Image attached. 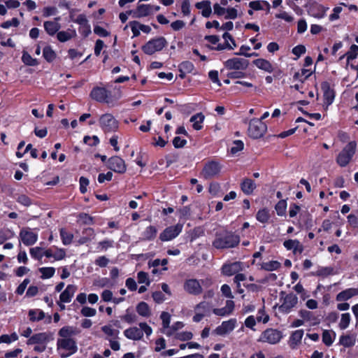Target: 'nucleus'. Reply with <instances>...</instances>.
Masks as SVG:
<instances>
[{"instance_id": "29", "label": "nucleus", "mask_w": 358, "mask_h": 358, "mask_svg": "<svg viewBox=\"0 0 358 358\" xmlns=\"http://www.w3.org/2000/svg\"><path fill=\"white\" fill-rule=\"evenodd\" d=\"M357 295L358 288L351 287L338 293L336 299L338 301H345Z\"/></svg>"}, {"instance_id": "57", "label": "nucleus", "mask_w": 358, "mask_h": 358, "mask_svg": "<svg viewBox=\"0 0 358 358\" xmlns=\"http://www.w3.org/2000/svg\"><path fill=\"white\" fill-rule=\"evenodd\" d=\"M18 339L17 334L14 332L10 335L3 334L0 336V344L1 343H7L10 344L14 341H16Z\"/></svg>"}, {"instance_id": "28", "label": "nucleus", "mask_w": 358, "mask_h": 358, "mask_svg": "<svg viewBox=\"0 0 358 358\" xmlns=\"http://www.w3.org/2000/svg\"><path fill=\"white\" fill-rule=\"evenodd\" d=\"M322 90L324 93V103L327 105H331L334 99V92L331 88L329 84L327 82H324L321 85Z\"/></svg>"}, {"instance_id": "2", "label": "nucleus", "mask_w": 358, "mask_h": 358, "mask_svg": "<svg viewBox=\"0 0 358 358\" xmlns=\"http://www.w3.org/2000/svg\"><path fill=\"white\" fill-rule=\"evenodd\" d=\"M240 243L239 236L231 231L217 234L213 242V246L218 250L235 248Z\"/></svg>"}, {"instance_id": "63", "label": "nucleus", "mask_w": 358, "mask_h": 358, "mask_svg": "<svg viewBox=\"0 0 358 358\" xmlns=\"http://www.w3.org/2000/svg\"><path fill=\"white\" fill-rule=\"evenodd\" d=\"M80 313L83 316L86 317H94L96 315V310L95 308L89 306H83L80 310Z\"/></svg>"}, {"instance_id": "45", "label": "nucleus", "mask_w": 358, "mask_h": 358, "mask_svg": "<svg viewBox=\"0 0 358 358\" xmlns=\"http://www.w3.org/2000/svg\"><path fill=\"white\" fill-rule=\"evenodd\" d=\"M249 6L252 10H261L266 8L268 10L270 9V4L266 1H254L249 3Z\"/></svg>"}, {"instance_id": "61", "label": "nucleus", "mask_w": 358, "mask_h": 358, "mask_svg": "<svg viewBox=\"0 0 358 358\" xmlns=\"http://www.w3.org/2000/svg\"><path fill=\"white\" fill-rule=\"evenodd\" d=\"M157 229L153 226L148 227L143 232V238L146 240L153 239L157 234Z\"/></svg>"}, {"instance_id": "26", "label": "nucleus", "mask_w": 358, "mask_h": 358, "mask_svg": "<svg viewBox=\"0 0 358 358\" xmlns=\"http://www.w3.org/2000/svg\"><path fill=\"white\" fill-rule=\"evenodd\" d=\"M59 20L60 17H57L54 21H45L44 22V29L49 35L53 36L58 32L61 28L60 24L59 23Z\"/></svg>"}, {"instance_id": "20", "label": "nucleus", "mask_w": 358, "mask_h": 358, "mask_svg": "<svg viewBox=\"0 0 358 358\" xmlns=\"http://www.w3.org/2000/svg\"><path fill=\"white\" fill-rule=\"evenodd\" d=\"M52 339L51 334L48 332H41L31 336L27 341V345H45Z\"/></svg>"}, {"instance_id": "42", "label": "nucleus", "mask_w": 358, "mask_h": 358, "mask_svg": "<svg viewBox=\"0 0 358 358\" xmlns=\"http://www.w3.org/2000/svg\"><path fill=\"white\" fill-rule=\"evenodd\" d=\"M303 336V330L299 329L294 331L290 336V346L294 348L301 341Z\"/></svg>"}, {"instance_id": "64", "label": "nucleus", "mask_w": 358, "mask_h": 358, "mask_svg": "<svg viewBox=\"0 0 358 358\" xmlns=\"http://www.w3.org/2000/svg\"><path fill=\"white\" fill-rule=\"evenodd\" d=\"M162 320V326L164 330H167L169 328L171 322V315L166 312H162L160 316Z\"/></svg>"}, {"instance_id": "58", "label": "nucleus", "mask_w": 358, "mask_h": 358, "mask_svg": "<svg viewBox=\"0 0 358 358\" xmlns=\"http://www.w3.org/2000/svg\"><path fill=\"white\" fill-rule=\"evenodd\" d=\"M334 273V269L331 267H320L315 271V275L317 276L327 277Z\"/></svg>"}, {"instance_id": "19", "label": "nucleus", "mask_w": 358, "mask_h": 358, "mask_svg": "<svg viewBox=\"0 0 358 358\" xmlns=\"http://www.w3.org/2000/svg\"><path fill=\"white\" fill-rule=\"evenodd\" d=\"M221 168V165L218 162L212 161L206 164L202 174L205 178H213L220 172Z\"/></svg>"}, {"instance_id": "15", "label": "nucleus", "mask_w": 358, "mask_h": 358, "mask_svg": "<svg viewBox=\"0 0 358 358\" xmlns=\"http://www.w3.org/2000/svg\"><path fill=\"white\" fill-rule=\"evenodd\" d=\"M183 289L185 292L194 296L199 295L203 291L200 282L194 278L186 279L183 284Z\"/></svg>"}, {"instance_id": "22", "label": "nucleus", "mask_w": 358, "mask_h": 358, "mask_svg": "<svg viewBox=\"0 0 358 358\" xmlns=\"http://www.w3.org/2000/svg\"><path fill=\"white\" fill-rule=\"evenodd\" d=\"M222 38L224 40V44H217V46L209 47L211 50H222L225 49L234 50L236 47V44L231 35L227 32H225L222 35Z\"/></svg>"}, {"instance_id": "32", "label": "nucleus", "mask_w": 358, "mask_h": 358, "mask_svg": "<svg viewBox=\"0 0 358 358\" xmlns=\"http://www.w3.org/2000/svg\"><path fill=\"white\" fill-rule=\"evenodd\" d=\"M196 8L201 10V15L205 17H208L212 13L210 2L209 1H202L195 5Z\"/></svg>"}, {"instance_id": "3", "label": "nucleus", "mask_w": 358, "mask_h": 358, "mask_svg": "<svg viewBox=\"0 0 358 358\" xmlns=\"http://www.w3.org/2000/svg\"><path fill=\"white\" fill-rule=\"evenodd\" d=\"M143 333L149 336L152 333V328L145 322H141L139 327H132L125 329L123 332L124 336L132 341H139L143 336Z\"/></svg>"}, {"instance_id": "53", "label": "nucleus", "mask_w": 358, "mask_h": 358, "mask_svg": "<svg viewBox=\"0 0 358 358\" xmlns=\"http://www.w3.org/2000/svg\"><path fill=\"white\" fill-rule=\"evenodd\" d=\"M73 22L83 26V28H86L87 29V33L91 32L88 20L84 14L79 15L75 20H73Z\"/></svg>"}, {"instance_id": "39", "label": "nucleus", "mask_w": 358, "mask_h": 358, "mask_svg": "<svg viewBox=\"0 0 358 358\" xmlns=\"http://www.w3.org/2000/svg\"><path fill=\"white\" fill-rule=\"evenodd\" d=\"M299 316L303 319V322H310L315 324L317 323V319L315 317L314 314L306 310H301L299 312Z\"/></svg>"}, {"instance_id": "8", "label": "nucleus", "mask_w": 358, "mask_h": 358, "mask_svg": "<svg viewBox=\"0 0 358 358\" xmlns=\"http://www.w3.org/2000/svg\"><path fill=\"white\" fill-rule=\"evenodd\" d=\"M99 125L105 132H113L119 127L118 121L112 114L105 113L99 118Z\"/></svg>"}, {"instance_id": "62", "label": "nucleus", "mask_w": 358, "mask_h": 358, "mask_svg": "<svg viewBox=\"0 0 358 358\" xmlns=\"http://www.w3.org/2000/svg\"><path fill=\"white\" fill-rule=\"evenodd\" d=\"M275 210L277 212L278 215L282 216L285 215L287 209V203L285 200H280L275 205Z\"/></svg>"}, {"instance_id": "38", "label": "nucleus", "mask_w": 358, "mask_h": 358, "mask_svg": "<svg viewBox=\"0 0 358 358\" xmlns=\"http://www.w3.org/2000/svg\"><path fill=\"white\" fill-rule=\"evenodd\" d=\"M101 331L106 335V339H117L119 331L113 329L110 325H104L101 327Z\"/></svg>"}, {"instance_id": "49", "label": "nucleus", "mask_w": 358, "mask_h": 358, "mask_svg": "<svg viewBox=\"0 0 358 358\" xmlns=\"http://www.w3.org/2000/svg\"><path fill=\"white\" fill-rule=\"evenodd\" d=\"M270 218L269 211L266 208H262L258 210L256 215V219L261 223H266Z\"/></svg>"}, {"instance_id": "17", "label": "nucleus", "mask_w": 358, "mask_h": 358, "mask_svg": "<svg viewBox=\"0 0 358 358\" xmlns=\"http://www.w3.org/2000/svg\"><path fill=\"white\" fill-rule=\"evenodd\" d=\"M108 167L117 173H123L127 170L124 161L118 156L110 157L108 161Z\"/></svg>"}, {"instance_id": "44", "label": "nucleus", "mask_w": 358, "mask_h": 358, "mask_svg": "<svg viewBox=\"0 0 358 358\" xmlns=\"http://www.w3.org/2000/svg\"><path fill=\"white\" fill-rule=\"evenodd\" d=\"M15 236V233L10 229L4 228L0 229V245L3 244L7 240L11 239Z\"/></svg>"}, {"instance_id": "55", "label": "nucleus", "mask_w": 358, "mask_h": 358, "mask_svg": "<svg viewBox=\"0 0 358 358\" xmlns=\"http://www.w3.org/2000/svg\"><path fill=\"white\" fill-rule=\"evenodd\" d=\"M176 339L181 341H189L193 338V334L189 331L177 332L173 336Z\"/></svg>"}, {"instance_id": "33", "label": "nucleus", "mask_w": 358, "mask_h": 358, "mask_svg": "<svg viewBox=\"0 0 358 358\" xmlns=\"http://www.w3.org/2000/svg\"><path fill=\"white\" fill-rule=\"evenodd\" d=\"M241 187L245 194L249 195L251 194L256 188V184L252 180L246 178L241 184Z\"/></svg>"}, {"instance_id": "27", "label": "nucleus", "mask_w": 358, "mask_h": 358, "mask_svg": "<svg viewBox=\"0 0 358 358\" xmlns=\"http://www.w3.org/2000/svg\"><path fill=\"white\" fill-rule=\"evenodd\" d=\"M77 287L73 285H69L59 296L60 301L62 303H69L73 298Z\"/></svg>"}, {"instance_id": "16", "label": "nucleus", "mask_w": 358, "mask_h": 358, "mask_svg": "<svg viewBox=\"0 0 358 358\" xmlns=\"http://www.w3.org/2000/svg\"><path fill=\"white\" fill-rule=\"evenodd\" d=\"M20 238L25 245H32L38 240V234L30 228H23L20 232Z\"/></svg>"}, {"instance_id": "14", "label": "nucleus", "mask_w": 358, "mask_h": 358, "mask_svg": "<svg viewBox=\"0 0 358 358\" xmlns=\"http://www.w3.org/2000/svg\"><path fill=\"white\" fill-rule=\"evenodd\" d=\"M183 225L177 224L166 228L159 235L162 241H169L177 237L182 231Z\"/></svg>"}, {"instance_id": "5", "label": "nucleus", "mask_w": 358, "mask_h": 358, "mask_svg": "<svg viewBox=\"0 0 358 358\" xmlns=\"http://www.w3.org/2000/svg\"><path fill=\"white\" fill-rule=\"evenodd\" d=\"M167 45V41L164 37L159 36L148 41L142 48L143 51L149 55L161 51Z\"/></svg>"}, {"instance_id": "6", "label": "nucleus", "mask_w": 358, "mask_h": 358, "mask_svg": "<svg viewBox=\"0 0 358 358\" xmlns=\"http://www.w3.org/2000/svg\"><path fill=\"white\" fill-rule=\"evenodd\" d=\"M267 130L266 124L257 118L252 119L249 122L248 135L252 138H259L264 136Z\"/></svg>"}, {"instance_id": "54", "label": "nucleus", "mask_w": 358, "mask_h": 358, "mask_svg": "<svg viewBox=\"0 0 358 358\" xmlns=\"http://www.w3.org/2000/svg\"><path fill=\"white\" fill-rule=\"evenodd\" d=\"M60 236L62 243L65 245L71 244L73 238V235L71 233L66 231L64 229L60 230Z\"/></svg>"}, {"instance_id": "7", "label": "nucleus", "mask_w": 358, "mask_h": 358, "mask_svg": "<svg viewBox=\"0 0 358 358\" xmlns=\"http://www.w3.org/2000/svg\"><path fill=\"white\" fill-rule=\"evenodd\" d=\"M90 96L93 100L97 102L106 103L110 106H115V101L110 97V92L104 87H94Z\"/></svg>"}, {"instance_id": "10", "label": "nucleus", "mask_w": 358, "mask_h": 358, "mask_svg": "<svg viewBox=\"0 0 358 358\" xmlns=\"http://www.w3.org/2000/svg\"><path fill=\"white\" fill-rule=\"evenodd\" d=\"M237 325V320L236 318H231L228 320L223 321L220 325L217 326L213 334L217 336H224L229 334L234 331Z\"/></svg>"}, {"instance_id": "21", "label": "nucleus", "mask_w": 358, "mask_h": 358, "mask_svg": "<svg viewBox=\"0 0 358 358\" xmlns=\"http://www.w3.org/2000/svg\"><path fill=\"white\" fill-rule=\"evenodd\" d=\"M244 269L243 262H235L230 264H225L222 266V273L227 276L236 275L237 273L242 271Z\"/></svg>"}, {"instance_id": "11", "label": "nucleus", "mask_w": 358, "mask_h": 358, "mask_svg": "<svg viewBox=\"0 0 358 358\" xmlns=\"http://www.w3.org/2000/svg\"><path fill=\"white\" fill-rule=\"evenodd\" d=\"M194 310V315L192 320L194 322H199L204 317L210 315V303L206 301H201L195 306Z\"/></svg>"}, {"instance_id": "51", "label": "nucleus", "mask_w": 358, "mask_h": 358, "mask_svg": "<svg viewBox=\"0 0 358 358\" xmlns=\"http://www.w3.org/2000/svg\"><path fill=\"white\" fill-rule=\"evenodd\" d=\"M43 55L48 62H52L56 57V53L50 46H45L43 48Z\"/></svg>"}, {"instance_id": "60", "label": "nucleus", "mask_w": 358, "mask_h": 358, "mask_svg": "<svg viewBox=\"0 0 358 358\" xmlns=\"http://www.w3.org/2000/svg\"><path fill=\"white\" fill-rule=\"evenodd\" d=\"M256 320L257 322H262L264 324H266L268 322L269 316L265 313L264 307H262L258 310Z\"/></svg>"}, {"instance_id": "50", "label": "nucleus", "mask_w": 358, "mask_h": 358, "mask_svg": "<svg viewBox=\"0 0 358 358\" xmlns=\"http://www.w3.org/2000/svg\"><path fill=\"white\" fill-rule=\"evenodd\" d=\"M136 311L143 317H148L150 315V308L145 302L139 303L136 306Z\"/></svg>"}, {"instance_id": "13", "label": "nucleus", "mask_w": 358, "mask_h": 358, "mask_svg": "<svg viewBox=\"0 0 358 358\" xmlns=\"http://www.w3.org/2000/svg\"><path fill=\"white\" fill-rule=\"evenodd\" d=\"M306 8L310 16L319 19L324 17L329 9L316 1L309 2L306 4Z\"/></svg>"}, {"instance_id": "24", "label": "nucleus", "mask_w": 358, "mask_h": 358, "mask_svg": "<svg viewBox=\"0 0 358 358\" xmlns=\"http://www.w3.org/2000/svg\"><path fill=\"white\" fill-rule=\"evenodd\" d=\"M44 256L52 258L55 261H60L66 257V251L63 248H50L44 251Z\"/></svg>"}, {"instance_id": "48", "label": "nucleus", "mask_w": 358, "mask_h": 358, "mask_svg": "<svg viewBox=\"0 0 358 358\" xmlns=\"http://www.w3.org/2000/svg\"><path fill=\"white\" fill-rule=\"evenodd\" d=\"M185 326L184 323L182 322H176L174 324H172L171 327H169V328L167 330H164V333L167 336H174L175 334L177 333L176 331L181 329Z\"/></svg>"}, {"instance_id": "4", "label": "nucleus", "mask_w": 358, "mask_h": 358, "mask_svg": "<svg viewBox=\"0 0 358 358\" xmlns=\"http://www.w3.org/2000/svg\"><path fill=\"white\" fill-rule=\"evenodd\" d=\"M357 143L351 141L339 152L336 157V163L341 167L346 166L351 161L356 150Z\"/></svg>"}, {"instance_id": "12", "label": "nucleus", "mask_w": 358, "mask_h": 358, "mask_svg": "<svg viewBox=\"0 0 358 358\" xmlns=\"http://www.w3.org/2000/svg\"><path fill=\"white\" fill-rule=\"evenodd\" d=\"M248 60L239 57H233L224 62V67L229 70H245L248 68Z\"/></svg>"}, {"instance_id": "36", "label": "nucleus", "mask_w": 358, "mask_h": 358, "mask_svg": "<svg viewBox=\"0 0 358 358\" xmlns=\"http://www.w3.org/2000/svg\"><path fill=\"white\" fill-rule=\"evenodd\" d=\"M355 337L353 335H342L339 338V344L345 348H350L355 344Z\"/></svg>"}, {"instance_id": "30", "label": "nucleus", "mask_w": 358, "mask_h": 358, "mask_svg": "<svg viewBox=\"0 0 358 358\" xmlns=\"http://www.w3.org/2000/svg\"><path fill=\"white\" fill-rule=\"evenodd\" d=\"M252 64L259 69H261L269 73H272L274 70V68L271 63L269 61L263 58L255 59L252 62Z\"/></svg>"}, {"instance_id": "40", "label": "nucleus", "mask_w": 358, "mask_h": 358, "mask_svg": "<svg viewBox=\"0 0 358 358\" xmlns=\"http://www.w3.org/2000/svg\"><path fill=\"white\" fill-rule=\"evenodd\" d=\"M358 55V45H352L350 48V50L343 55L341 59L343 57H346L347 64H350V62H352L353 59L357 58Z\"/></svg>"}, {"instance_id": "1", "label": "nucleus", "mask_w": 358, "mask_h": 358, "mask_svg": "<svg viewBox=\"0 0 358 358\" xmlns=\"http://www.w3.org/2000/svg\"><path fill=\"white\" fill-rule=\"evenodd\" d=\"M79 331L73 326H64L58 331L59 338L57 341V350L61 357L65 358L75 354L78 350L76 339L73 337Z\"/></svg>"}, {"instance_id": "41", "label": "nucleus", "mask_w": 358, "mask_h": 358, "mask_svg": "<svg viewBox=\"0 0 358 358\" xmlns=\"http://www.w3.org/2000/svg\"><path fill=\"white\" fill-rule=\"evenodd\" d=\"M76 36V31L74 30H67L58 31L57 38L60 42H66Z\"/></svg>"}, {"instance_id": "43", "label": "nucleus", "mask_w": 358, "mask_h": 358, "mask_svg": "<svg viewBox=\"0 0 358 358\" xmlns=\"http://www.w3.org/2000/svg\"><path fill=\"white\" fill-rule=\"evenodd\" d=\"M312 71L309 69H302L300 71L296 72L294 75V79L295 80H299L301 83H303L308 78H309Z\"/></svg>"}, {"instance_id": "25", "label": "nucleus", "mask_w": 358, "mask_h": 358, "mask_svg": "<svg viewBox=\"0 0 358 358\" xmlns=\"http://www.w3.org/2000/svg\"><path fill=\"white\" fill-rule=\"evenodd\" d=\"M283 246L287 250H292L294 254H301L303 251V246L297 239H288L284 241Z\"/></svg>"}, {"instance_id": "52", "label": "nucleus", "mask_w": 358, "mask_h": 358, "mask_svg": "<svg viewBox=\"0 0 358 358\" xmlns=\"http://www.w3.org/2000/svg\"><path fill=\"white\" fill-rule=\"evenodd\" d=\"M351 316L350 313H343L341 315V320L338 327L341 330L347 329L350 323Z\"/></svg>"}, {"instance_id": "59", "label": "nucleus", "mask_w": 358, "mask_h": 358, "mask_svg": "<svg viewBox=\"0 0 358 358\" xmlns=\"http://www.w3.org/2000/svg\"><path fill=\"white\" fill-rule=\"evenodd\" d=\"M44 250L40 247H35L30 249L29 252L32 258L40 260L44 256Z\"/></svg>"}, {"instance_id": "34", "label": "nucleus", "mask_w": 358, "mask_h": 358, "mask_svg": "<svg viewBox=\"0 0 358 358\" xmlns=\"http://www.w3.org/2000/svg\"><path fill=\"white\" fill-rule=\"evenodd\" d=\"M204 115L201 113H196L190 118V122H192V127L196 130H200L203 127V122L204 120Z\"/></svg>"}, {"instance_id": "35", "label": "nucleus", "mask_w": 358, "mask_h": 358, "mask_svg": "<svg viewBox=\"0 0 358 358\" xmlns=\"http://www.w3.org/2000/svg\"><path fill=\"white\" fill-rule=\"evenodd\" d=\"M29 319L31 322H38L45 317V313L41 309H31L28 313Z\"/></svg>"}, {"instance_id": "9", "label": "nucleus", "mask_w": 358, "mask_h": 358, "mask_svg": "<svg viewBox=\"0 0 358 358\" xmlns=\"http://www.w3.org/2000/svg\"><path fill=\"white\" fill-rule=\"evenodd\" d=\"M282 338V334L281 331L271 328L266 329L261 334L258 341L275 345L279 343Z\"/></svg>"}, {"instance_id": "47", "label": "nucleus", "mask_w": 358, "mask_h": 358, "mask_svg": "<svg viewBox=\"0 0 358 358\" xmlns=\"http://www.w3.org/2000/svg\"><path fill=\"white\" fill-rule=\"evenodd\" d=\"M38 271L41 274V279H49L55 275V268L54 267H41L38 268Z\"/></svg>"}, {"instance_id": "46", "label": "nucleus", "mask_w": 358, "mask_h": 358, "mask_svg": "<svg viewBox=\"0 0 358 358\" xmlns=\"http://www.w3.org/2000/svg\"><path fill=\"white\" fill-rule=\"evenodd\" d=\"M261 268L268 271H273L278 270L280 267V263L278 261H270L268 262H262L260 264Z\"/></svg>"}, {"instance_id": "31", "label": "nucleus", "mask_w": 358, "mask_h": 358, "mask_svg": "<svg viewBox=\"0 0 358 358\" xmlns=\"http://www.w3.org/2000/svg\"><path fill=\"white\" fill-rule=\"evenodd\" d=\"M134 17H143L152 15L150 4H138L136 9L133 11Z\"/></svg>"}, {"instance_id": "18", "label": "nucleus", "mask_w": 358, "mask_h": 358, "mask_svg": "<svg viewBox=\"0 0 358 358\" xmlns=\"http://www.w3.org/2000/svg\"><path fill=\"white\" fill-rule=\"evenodd\" d=\"M298 298L293 294L286 295L282 304L279 307V310L282 313H288L297 304Z\"/></svg>"}, {"instance_id": "23", "label": "nucleus", "mask_w": 358, "mask_h": 358, "mask_svg": "<svg viewBox=\"0 0 358 358\" xmlns=\"http://www.w3.org/2000/svg\"><path fill=\"white\" fill-rule=\"evenodd\" d=\"M235 303L232 300H227L226 305L223 308H216L213 309V313L220 317H227L232 314L234 310Z\"/></svg>"}, {"instance_id": "56", "label": "nucleus", "mask_w": 358, "mask_h": 358, "mask_svg": "<svg viewBox=\"0 0 358 358\" xmlns=\"http://www.w3.org/2000/svg\"><path fill=\"white\" fill-rule=\"evenodd\" d=\"M22 60L23 63L28 66H36L38 64L36 59L33 58L27 52L23 51Z\"/></svg>"}, {"instance_id": "37", "label": "nucleus", "mask_w": 358, "mask_h": 358, "mask_svg": "<svg viewBox=\"0 0 358 358\" xmlns=\"http://www.w3.org/2000/svg\"><path fill=\"white\" fill-rule=\"evenodd\" d=\"M336 333L332 330H324L322 333V342L327 345L330 346L333 344L336 338Z\"/></svg>"}]
</instances>
